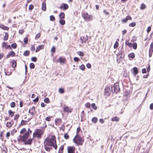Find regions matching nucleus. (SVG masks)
Wrapping results in <instances>:
<instances>
[{
	"label": "nucleus",
	"mask_w": 153,
	"mask_h": 153,
	"mask_svg": "<svg viewBox=\"0 0 153 153\" xmlns=\"http://www.w3.org/2000/svg\"><path fill=\"white\" fill-rule=\"evenodd\" d=\"M119 41V39H117L115 43L114 46V49H116L118 47L119 45L118 42Z\"/></svg>",
	"instance_id": "nucleus-30"
},
{
	"label": "nucleus",
	"mask_w": 153,
	"mask_h": 153,
	"mask_svg": "<svg viewBox=\"0 0 153 153\" xmlns=\"http://www.w3.org/2000/svg\"><path fill=\"white\" fill-rule=\"evenodd\" d=\"M76 148L74 146H69L67 147L68 153H75Z\"/></svg>",
	"instance_id": "nucleus-7"
},
{
	"label": "nucleus",
	"mask_w": 153,
	"mask_h": 153,
	"mask_svg": "<svg viewBox=\"0 0 153 153\" xmlns=\"http://www.w3.org/2000/svg\"><path fill=\"white\" fill-rule=\"evenodd\" d=\"M52 117L50 116L47 117L45 118V120L48 121H51V118Z\"/></svg>",
	"instance_id": "nucleus-58"
},
{
	"label": "nucleus",
	"mask_w": 153,
	"mask_h": 153,
	"mask_svg": "<svg viewBox=\"0 0 153 153\" xmlns=\"http://www.w3.org/2000/svg\"><path fill=\"white\" fill-rule=\"evenodd\" d=\"M9 34L7 33H5V35L3 37V39L4 40H7L8 39Z\"/></svg>",
	"instance_id": "nucleus-34"
},
{
	"label": "nucleus",
	"mask_w": 153,
	"mask_h": 153,
	"mask_svg": "<svg viewBox=\"0 0 153 153\" xmlns=\"http://www.w3.org/2000/svg\"><path fill=\"white\" fill-rule=\"evenodd\" d=\"M65 14L64 13L61 12L59 15V17L60 19H63L65 18Z\"/></svg>",
	"instance_id": "nucleus-35"
},
{
	"label": "nucleus",
	"mask_w": 153,
	"mask_h": 153,
	"mask_svg": "<svg viewBox=\"0 0 153 153\" xmlns=\"http://www.w3.org/2000/svg\"><path fill=\"white\" fill-rule=\"evenodd\" d=\"M50 20L51 21H54L55 20V19L54 16L53 15H51L50 16Z\"/></svg>",
	"instance_id": "nucleus-53"
},
{
	"label": "nucleus",
	"mask_w": 153,
	"mask_h": 153,
	"mask_svg": "<svg viewBox=\"0 0 153 153\" xmlns=\"http://www.w3.org/2000/svg\"><path fill=\"white\" fill-rule=\"evenodd\" d=\"M5 73L7 75H10L12 74L11 70L10 68L7 69L6 71L5 70Z\"/></svg>",
	"instance_id": "nucleus-26"
},
{
	"label": "nucleus",
	"mask_w": 153,
	"mask_h": 153,
	"mask_svg": "<svg viewBox=\"0 0 153 153\" xmlns=\"http://www.w3.org/2000/svg\"><path fill=\"white\" fill-rule=\"evenodd\" d=\"M17 131L16 129H13L11 131V135L12 136L14 135L17 132Z\"/></svg>",
	"instance_id": "nucleus-39"
},
{
	"label": "nucleus",
	"mask_w": 153,
	"mask_h": 153,
	"mask_svg": "<svg viewBox=\"0 0 153 153\" xmlns=\"http://www.w3.org/2000/svg\"><path fill=\"white\" fill-rule=\"evenodd\" d=\"M3 151L4 153H6L7 152V149L6 147H4L3 148Z\"/></svg>",
	"instance_id": "nucleus-64"
},
{
	"label": "nucleus",
	"mask_w": 153,
	"mask_h": 153,
	"mask_svg": "<svg viewBox=\"0 0 153 153\" xmlns=\"http://www.w3.org/2000/svg\"><path fill=\"white\" fill-rule=\"evenodd\" d=\"M44 46L43 45H39L36 47V52H37L40 51L41 49H43L44 48Z\"/></svg>",
	"instance_id": "nucleus-19"
},
{
	"label": "nucleus",
	"mask_w": 153,
	"mask_h": 153,
	"mask_svg": "<svg viewBox=\"0 0 153 153\" xmlns=\"http://www.w3.org/2000/svg\"><path fill=\"white\" fill-rule=\"evenodd\" d=\"M16 53L13 51H10L7 55L6 58L8 59L10 57H13L15 56Z\"/></svg>",
	"instance_id": "nucleus-10"
},
{
	"label": "nucleus",
	"mask_w": 153,
	"mask_h": 153,
	"mask_svg": "<svg viewBox=\"0 0 153 153\" xmlns=\"http://www.w3.org/2000/svg\"><path fill=\"white\" fill-rule=\"evenodd\" d=\"M77 54L79 55V56H84V53H83L80 51H78L77 52Z\"/></svg>",
	"instance_id": "nucleus-49"
},
{
	"label": "nucleus",
	"mask_w": 153,
	"mask_h": 153,
	"mask_svg": "<svg viewBox=\"0 0 153 153\" xmlns=\"http://www.w3.org/2000/svg\"><path fill=\"white\" fill-rule=\"evenodd\" d=\"M136 25V24L135 22H132L129 24V27H134Z\"/></svg>",
	"instance_id": "nucleus-55"
},
{
	"label": "nucleus",
	"mask_w": 153,
	"mask_h": 153,
	"mask_svg": "<svg viewBox=\"0 0 153 153\" xmlns=\"http://www.w3.org/2000/svg\"><path fill=\"white\" fill-rule=\"evenodd\" d=\"M98 121L97 118L96 117H94L91 119L92 122L94 123H97Z\"/></svg>",
	"instance_id": "nucleus-37"
},
{
	"label": "nucleus",
	"mask_w": 153,
	"mask_h": 153,
	"mask_svg": "<svg viewBox=\"0 0 153 153\" xmlns=\"http://www.w3.org/2000/svg\"><path fill=\"white\" fill-rule=\"evenodd\" d=\"M125 44L130 48H131L132 46V43L129 42V41L128 40L126 41Z\"/></svg>",
	"instance_id": "nucleus-31"
},
{
	"label": "nucleus",
	"mask_w": 153,
	"mask_h": 153,
	"mask_svg": "<svg viewBox=\"0 0 153 153\" xmlns=\"http://www.w3.org/2000/svg\"><path fill=\"white\" fill-rule=\"evenodd\" d=\"M61 119L59 118H56L55 121V124L57 126H59L60 124L61 123Z\"/></svg>",
	"instance_id": "nucleus-18"
},
{
	"label": "nucleus",
	"mask_w": 153,
	"mask_h": 153,
	"mask_svg": "<svg viewBox=\"0 0 153 153\" xmlns=\"http://www.w3.org/2000/svg\"><path fill=\"white\" fill-rule=\"evenodd\" d=\"M10 46L13 49H16L17 47V45L16 43H14L11 44Z\"/></svg>",
	"instance_id": "nucleus-40"
},
{
	"label": "nucleus",
	"mask_w": 153,
	"mask_h": 153,
	"mask_svg": "<svg viewBox=\"0 0 153 153\" xmlns=\"http://www.w3.org/2000/svg\"><path fill=\"white\" fill-rule=\"evenodd\" d=\"M111 120L112 121L118 122L120 120V118L117 116H115L114 117L112 118Z\"/></svg>",
	"instance_id": "nucleus-27"
},
{
	"label": "nucleus",
	"mask_w": 153,
	"mask_h": 153,
	"mask_svg": "<svg viewBox=\"0 0 153 153\" xmlns=\"http://www.w3.org/2000/svg\"><path fill=\"white\" fill-rule=\"evenodd\" d=\"M133 74L136 75L138 73V69L137 67H134L133 68Z\"/></svg>",
	"instance_id": "nucleus-23"
},
{
	"label": "nucleus",
	"mask_w": 153,
	"mask_h": 153,
	"mask_svg": "<svg viewBox=\"0 0 153 153\" xmlns=\"http://www.w3.org/2000/svg\"><path fill=\"white\" fill-rule=\"evenodd\" d=\"M2 48H4L6 50L8 49H12L10 46L9 45H8L7 43L6 42H3L2 43Z\"/></svg>",
	"instance_id": "nucleus-8"
},
{
	"label": "nucleus",
	"mask_w": 153,
	"mask_h": 153,
	"mask_svg": "<svg viewBox=\"0 0 153 153\" xmlns=\"http://www.w3.org/2000/svg\"><path fill=\"white\" fill-rule=\"evenodd\" d=\"M10 136V133L8 132L6 134V137L7 139H9V137Z\"/></svg>",
	"instance_id": "nucleus-63"
},
{
	"label": "nucleus",
	"mask_w": 153,
	"mask_h": 153,
	"mask_svg": "<svg viewBox=\"0 0 153 153\" xmlns=\"http://www.w3.org/2000/svg\"><path fill=\"white\" fill-rule=\"evenodd\" d=\"M82 16L83 18L86 20L90 21L92 19V17L91 15H89L87 13H83L82 14Z\"/></svg>",
	"instance_id": "nucleus-6"
},
{
	"label": "nucleus",
	"mask_w": 153,
	"mask_h": 153,
	"mask_svg": "<svg viewBox=\"0 0 153 153\" xmlns=\"http://www.w3.org/2000/svg\"><path fill=\"white\" fill-rule=\"evenodd\" d=\"M40 36L41 34L40 33H39L37 34L35 37V39H36L39 38L40 37Z\"/></svg>",
	"instance_id": "nucleus-59"
},
{
	"label": "nucleus",
	"mask_w": 153,
	"mask_h": 153,
	"mask_svg": "<svg viewBox=\"0 0 153 153\" xmlns=\"http://www.w3.org/2000/svg\"><path fill=\"white\" fill-rule=\"evenodd\" d=\"M29 137V134L28 133H25L23 135L20 134L17 138V141L19 143L23 142L24 145H30L32 143L33 139L30 138L28 140Z\"/></svg>",
	"instance_id": "nucleus-2"
},
{
	"label": "nucleus",
	"mask_w": 153,
	"mask_h": 153,
	"mask_svg": "<svg viewBox=\"0 0 153 153\" xmlns=\"http://www.w3.org/2000/svg\"><path fill=\"white\" fill-rule=\"evenodd\" d=\"M30 54V51H29L27 50L24 51L23 55L25 56H27L29 55Z\"/></svg>",
	"instance_id": "nucleus-29"
},
{
	"label": "nucleus",
	"mask_w": 153,
	"mask_h": 153,
	"mask_svg": "<svg viewBox=\"0 0 153 153\" xmlns=\"http://www.w3.org/2000/svg\"><path fill=\"white\" fill-rule=\"evenodd\" d=\"M58 61L61 63H65L66 61V59L63 56H60L58 59Z\"/></svg>",
	"instance_id": "nucleus-13"
},
{
	"label": "nucleus",
	"mask_w": 153,
	"mask_h": 153,
	"mask_svg": "<svg viewBox=\"0 0 153 153\" xmlns=\"http://www.w3.org/2000/svg\"><path fill=\"white\" fill-rule=\"evenodd\" d=\"M132 46L133 47V48L134 49H136L137 48V45L136 43L134 42L132 44Z\"/></svg>",
	"instance_id": "nucleus-46"
},
{
	"label": "nucleus",
	"mask_w": 153,
	"mask_h": 153,
	"mask_svg": "<svg viewBox=\"0 0 153 153\" xmlns=\"http://www.w3.org/2000/svg\"><path fill=\"white\" fill-rule=\"evenodd\" d=\"M74 60L75 62H78L80 60L79 58L77 57H74Z\"/></svg>",
	"instance_id": "nucleus-61"
},
{
	"label": "nucleus",
	"mask_w": 153,
	"mask_h": 153,
	"mask_svg": "<svg viewBox=\"0 0 153 153\" xmlns=\"http://www.w3.org/2000/svg\"><path fill=\"white\" fill-rule=\"evenodd\" d=\"M59 91L61 94H63L65 91L64 89L62 88H60L59 89Z\"/></svg>",
	"instance_id": "nucleus-45"
},
{
	"label": "nucleus",
	"mask_w": 153,
	"mask_h": 153,
	"mask_svg": "<svg viewBox=\"0 0 153 153\" xmlns=\"http://www.w3.org/2000/svg\"><path fill=\"white\" fill-rule=\"evenodd\" d=\"M135 54L133 53H130L128 55V57L129 58V59L130 60H132L134 59L135 57Z\"/></svg>",
	"instance_id": "nucleus-22"
},
{
	"label": "nucleus",
	"mask_w": 153,
	"mask_h": 153,
	"mask_svg": "<svg viewBox=\"0 0 153 153\" xmlns=\"http://www.w3.org/2000/svg\"><path fill=\"white\" fill-rule=\"evenodd\" d=\"M68 8V5L66 4L63 3L61 4L59 7V8L61 9H63V10L67 9Z\"/></svg>",
	"instance_id": "nucleus-11"
},
{
	"label": "nucleus",
	"mask_w": 153,
	"mask_h": 153,
	"mask_svg": "<svg viewBox=\"0 0 153 153\" xmlns=\"http://www.w3.org/2000/svg\"><path fill=\"white\" fill-rule=\"evenodd\" d=\"M47 126V125L45 124L44 126L42 128V129L39 128L36 129L33 134V137L40 139L44 133L45 128Z\"/></svg>",
	"instance_id": "nucleus-4"
},
{
	"label": "nucleus",
	"mask_w": 153,
	"mask_h": 153,
	"mask_svg": "<svg viewBox=\"0 0 153 153\" xmlns=\"http://www.w3.org/2000/svg\"><path fill=\"white\" fill-rule=\"evenodd\" d=\"M24 42L25 44L27 43L28 42V38L27 37H26L24 39Z\"/></svg>",
	"instance_id": "nucleus-42"
},
{
	"label": "nucleus",
	"mask_w": 153,
	"mask_h": 153,
	"mask_svg": "<svg viewBox=\"0 0 153 153\" xmlns=\"http://www.w3.org/2000/svg\"><path fill=\"white\" fill-rule=\"evenodd\" d=\"M20 117V115L19 114H16L14 116L13 120H16V121H18L19 118Z\"/></svg>",
	"instance_id": "nucleus-33"
},
{
	"label": "nucleus",
	"mask_w": 153,
	"mask_h": 153,
	"mask_svg": "<svg viewBox=\"0 0 153 153\" xmlns=\"http://www.w3.org/2000/svg\"><path fill=\"white\" fill-rule=\"evenodd\" d=\"M84 137L80 134H76L73 140V142L77 146H82L84 141Z\"/></svg>",
	"instance_id": "nucleus-3"
},
{
	"label": "nucleus",
	"mask_w": 153,
	"mask_h": 153,
	"mask_svg": "<svg viewBox=\"0 0 153 153\" xmlns=\"http://www.w3.org/2000/svg\"><path fill=\"white\" fill-rule=\"evenodd\" d=\"M11 63L12 65V67L13 68H15L16 67L17 63L15 60L12 59L11 61Z\"/></svg>",
	"instance_id": "nucleus-24"
},
{
	"label": "nucleus",
	"mask_w": 153,
	"mask_h": 153,
	"mask_svg": "<svg viewBox=\"0 0 153 153\" xmlns=\"http://www.w3.org/2000/svg\"><path fill=\"white\" fill-rule=\"evenodd\" d=\"M31 60H32V61H33L34 62H36L37 61V59L36 57H32L31 58Z\"/></svg>",
	"instance_id": "nucleus-62"
},
{
	"label": "nucleus",
	"mask_w": 153,
	"mask_h": 153,
	"mask_svg": "<svg viewBox=\"0 0 153 153\" xmlns=\"http://www.w3.org/2000/svg\"><path fill=\"white\" fill-rule=\"evenodd\" d=\"M51 51L53 53H54L56 51V48L55 47H53L51 50Z\"/></svg>",
	"instance_id": "nucleus-57"
},
{
	"label": "nucleus",
	"mask_w": 153,
	"mask_h": 153,
	"mask_svg": "<svg viewBox=\"0 0 153 153\" xmlns=\"http://www.w3.org/2000/svg\"><path fill=\"white\" fill-rule=\"evenodd\" d=\"M132 19L131 17L130 16H126V19H123L121 20V21L123 23H126L127 22L128 20H131Z\"/></svg>",
	"instance_id": "nucleus-16"
},
{
	"label": "nucleus",
	"mask_w": 153,
	"mask_h": 153,
	"mask_svg": "<svg viewBox=\"0 0 153 153\" xmlns=\"http://www.w3.org/2000/svg\"><path fill=\"white\" fill-rule=\"evenodd\" d=\"M64 138L66 139H68L69 138V136L67 133H65L64 134Z\"/></svg>",
	"instance_id": "nucleus-51"
},
{
	"label": "nucleus",
	"mask_w": 153,
	"mask_h": 153,
	"mask_svg": "<svg viewBox=\"0 0 153 153\" xmlns=\"http://www.w3.org/2000/svg\"><path fill=\"white\" fill-rule=\"evenodd\" d=\"M111 88V91L113 93H117L119 92L120 90L119 84L117 82L114 83V85L112 86Z\"/></svg>",
	"instance_id": "nucleus-5"
},
{
	"label": "nucleus",
	"mask_w": 153,
	"mask_h": 153,
	"mask_svg": "<svg viewBox=\"0 0 153 153\" xmlns=\"http://www.w3.org/2000/svg\"><path fill=\"white\" fill-rule=\"evenodd\" d=\"M85 105L86 108H90L91 106L89 102L86 103L85 104Z\"/></svg>",
	"instance_id": "nucleus-47"
},
{
	"label": "nucleus",
	"mask_w": 153,
	"mask_h": 153,
	"mask_svg": "<svg viewBox=\"0 0 153 153\" xmlns=\"http://www.w3.org/2000/svg\"><path fill=\"white\" fill-rule=\"evenodd\" d=\"M80 69L82 71H84L85 69V66L83 64H82L79 67Z\"/></svg>",
	"instance_id": "nucleus-52"
},
{
	"label": "nucleus",
	"mask_w": 153,
	"mask_h": 153,
	"mask_svg": "<svg viewBox=\"0 0 153 153\" xmlns=\"http://www.w3.org/2000/svg\"><path fill=\"white\" fill-rule=\"evenodd\" d=\"M73 110V108H70L67 106H65L63 108V110L64 111L68 113H71Z\"/></svg>",
	"instance_id": "nucleus-12"
},
{
	"label": "nucleus",
	"mask_w": 153,
	"mask_h": 153,
	"mask_svg": "<svg viewBox=\"0 0 153 153\" xmlns=\"http://www.w3.org/2000/svg\"><path fill=\"white\" fill-rule=\"evenodd\" d=\"M64 145H62L59 148L58 153H63L64 149Z\"/></svg>",
	"instance_id": "nucleus-25"
},
{
	"label": "nucleus",
	"mask_w": 153,
	"mask_h": 153,
	"mask_svg": "<svg viewBox=\"0 0 153 153\" xmlns=\"http://www.w3.org/2000/svg\"><path fill=\"white\" fill-rule=\"evenodd\" d=\"M26 131V129L25 128H22L20 131V133L23 134Z\"/></svg>",
	"instance_id": "nucleus-43"
},
{
	"label": "nucleus",
	"mask_w": 153,
	"mask_h": 153,
	"mask_svg": "<svg viewBox=\"0 0 153 153\" xmlns=\"http://www.w3.org/2000/svg\"><path fill=\"white\" fill-rule=\"evenodd\" d=\"M35 46L34 45H32L30 48V50L32 52H33L35 51Z\"/></svg>",
	"instance_id": "nucleus-60"
},
{
	"label": "nucleus",
	"mask_w": 153,
	"mask_h": 153,
	"mask_svg": "<svg viewBox=\"0 0 153 153\" xmlns=\"http://www.w3.org/2000/svg\"><path fill=\"white\" fill-rule=\"evenodd\" d=\"M16 105V103L15 102H12L10 103V107L12 108H14Z\"/></svg>",
	"instance_id": "nucleus-54"
},
{
	"label": "nucleus",
	"mask_w": 153,
	"mask_h": 153,
	"mask_svg": "<svg viewBox=\"0 0 153 153\" xmlns=\"http://www.w3.org/2000/svg\"><path fill=\"white\" fill-rule=\"evenodd\" d=\"M44 101L45 103H49L50 102V100L47 97L45 99Z\"/></svg>",
	"instance_id": "nucleus-44"
},
{
	"label": "nucleus",
	"mask_w": 153,
	"mask_h": 153,
	"mask_svg": "<svg viewBox=\"0 0 153 153\" xmlns=\"http://www.w3.org/2000/svg\"><path fill=\"white\" fill-rule=\"evenodd\" d=\"M146 8V6L143 3L141 5L140 9L141 10L144 9H145Z\"/></svg>",
	"instance_id": "nucleus-48"
},
{
	"label": "nucleus",
	"mask_w": 153,
	"mask_h": 153,
	"mask_svg": "<svg viewBox=\"0 0 153 153\" xmlns=\"http://www.w3.org/2000/svg\"><path fill=\"white\" fill-rule=\"evenodd\" d=\"M105 94L108 96H109L111 93V90L110 88L108 87H106L105 89Z\"/></svg>",
	"instance_id": "nucleus-17"
},
{
	"label": "nucleus",
	"mask_w": 153,
	"mask_h": 153,
	"mask_svg": "<svg viewBox=\"0 0 153 153\" xmlns=\"http://www.w3.org/2000/svg\"><path fill=\"white\" fill-rule=\"evenodd\" d=\"M153 52V42H152L150 46V48L149 50V56L150 57H151L152 54Z\"/></svg>",
	"instance_id": "nucleus-9"
},
{
	"label": "nucleus",
	"mask_w": 153,
	"mask_h": 153,
	"mask_svg": "<svg viewBox=\"0 0 153 153\" xmlns=\"http://www.w3.org/2000/svg\"><path fill=\"white\" fill-rule=\"evenodd\" d=\"M8 113L9 114V117H12L14 115L15 112L11 110H9L8 111Z\"/></svg>",
	"instance_id": "nucleus-21"
},
{
	"label": "nucleus",
	"mask_w": 153,
	"mask_h": 153,
	"mask_svg": "<svg viewBox=\"0 0 153 153\" xmlns=\"http://www.w3.org/2000/svg\"><path fill=\"white\" fill-rule=\"evenodd\" d=\"M28 122L26 120H22L21 122L20 125L21 126H24Z\"/></svg>",
	"instance_id": "nucleus-36"
},
{
	"label": "nucleus",
	"mask_w": 153,
	"mask_h": 153,
	"mask_svg": "<svg viewBox=\"0 0 153 153\" xmlns=\"http://www.w3.org/2000/svg\"><path fill=\"white\" fill-rule=\"evenodd\" d=\"M59 22L60 24L62 25H64L65 24V20L62 19H61L59 20Z\"/></svg>",
	"instance_id": "nucleus-38"
},
{
	"label": "nucleus",
	"mask_w": 153,
	"mask_h": 153,
	"mask_svg": "<svg viewBox=\"0 0 153 153\" xmlns=\"http://www.w3.org/2000/svg\"><path fill=\"white\" fill-rule=\"evenodd\" d=\"M81 130V129L80 128V126H79L76 129V134H79V133L80 131Z\"/></svg>",
	"instance_id": "nucleus-41"
},
{
	"label": "nucleus",
	"mask_w": 153,
	"mask_h": 153,
	"mask_svg": "<svg viewBox=\"0 0 153 153\" xmlns=\"http://www.w3.org/2000/svg\"><path fill=\"white\" fill-rule=\"evenodd\" d=\"M42 9L44 11H45L46 10V4L45 2H44L42 4Z\"/></svg>",
	"instance_id": "nucleus-28"
},
{
	"label": "nucleus",
	"mask_w": 153,
	"mask_h": 153,
	"mask_svg": "<svg viewBox=\"0 0 153 153\" xmlns=\"http://www.w3.org/2000/svg\"><path fill=\"white\" fill-rule=\"evenodd\" d=\"M12 126V124L11 122H7L6 123V126L8 128H10Z\"/></svg>",
	"instance_id": "nucleus-32"
},
{
	"label": "nucleus",
	"mask_w": 153,
	"mask_h": 153,
	"mask_svg": "<svg viewBox=\"0 0 153 153\" xmlns=\"http://www.w3.org/2000/svg\"><path fill=\"white\" fill-rule=\"evenodd\" d=\"M35 107L33 106L31 108H30L28 111V112L32 116L35 114Z\"/></svg>",
	"instance_id": "nucleus-15"
},
{
	"label": "nucleus",
	"mask_w": 153,
	"mask_h": 153,
	"mask_svg": "<svg viewBox=\"0 0 153 153\" xmlns=\"http://www.w3.org/2000/svg\"><path fill=\"white\" fill-rule=\"evenodd\" d=\"M44 147L45 150L48 152H50L52 149L53 147L55 150L57 148L56 136L50 135L47 137L44 141Z\"/></svg>",
	"instance_id": "nucleus-1"
},
{
	"label": "nucleus",
	"mask_w": 153,
	"mask_h": 153,
	"mask_svg": "<svg viewBox=\"0 0 153 153\" xmlns=\"http://www.w3.org/2000/svg\"><path fill=\"white\" fill-rule=\"evenodd\" d=\"M91 107L95 110H96L97 108V106L95 105V104L94 103H93L91 104Z\"/></svg>",
	"instance_id": "nucleus-50"
},
{
	"label": "nucleus",
	"mask_w": 153,
	"mask_h": 153,
	"mask_svg": "<svg viewBox=\"0 0 153 153\" xmlns=\"http://www.w3.org/2000/svg\"><path fill=\"white\" fill-rule=\"evenodd\" d=\"M0 28L3 30H8L9 29V27L7 26H5L2 24L0 25Z\"/></svg>",
	"instance_id": "nucleus-20"
},
{
	"label": "nucleus",
	"mask_w": 153,
	"mask_h": 153,
	"mask_svg": "<svg viewBox=\"0 0 153 153\" xmlns=\"http://www.w3.org/2000/svg\"><path fill=\"white\" fill-rule=\"evenodd\" d=\"M80 39L82 40V43H85L88 40V37L87 35H84L81 36L80 37Z\"/></svg>",
	"instance_id": "nucleus-14"
},
{
	"label": "nucleus",
	"mask_w": 153,
	"mask_h": 153,
	"mask_svg": "<svg viewBox=\"0 0 153 153\" xmlns=\"http://www.w3.org/2000/svg\"><path fill=\"white\" fill-rule=\"evenodd\" d=\"M30 68L33 69L35 68V65L33 63H31L30 64Z\"/></svg>",
	"instance_id": "nucleus-56"
}]
</instances>
